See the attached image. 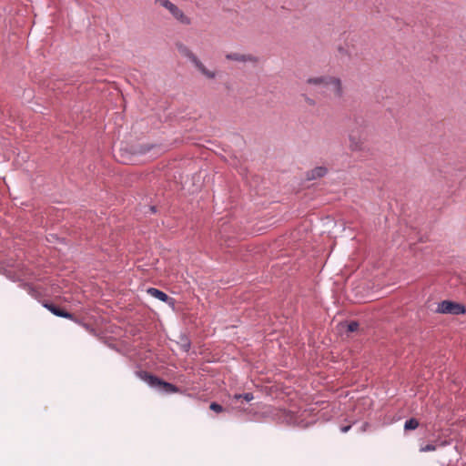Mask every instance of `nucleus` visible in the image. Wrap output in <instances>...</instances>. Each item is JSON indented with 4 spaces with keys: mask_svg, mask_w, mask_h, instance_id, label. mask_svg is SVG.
Instances as JSON below:
<instances>
[{
    "mask_svg": "<svg viewBox=\"0 0 466 466\" xmlns=\"http://www.w3.org/2000/svg\"><path fill=\"white\" fill-rule=\"evenodd\" d=\"M176 46L178 53L187 57L204 76L208 79H214L216 77V72L208 69L189 47L182 43H177Z\"/></svg>",
    "mask_w": 466,
    "mask_h": 466,
    "instance_id": "nucleus-1",
    "label": "nucleus"
},
{
    "mask_svg": "<svg viewBox=\"0 0 466 466\" xmlns=\"http://www.w3.org/2000/svg\"><path fill=\"white\" fill-rule=\"evenodd\" d=\"M160 6L167 9L172 16L184 25H191V18L187 16L177 5L169 0H156Z\"/></svg>",
    "mask_w": 466,
    "mask_h": 466,
    "instance_id": "nucleus-2",
    "label": "nucleus"
},
{
    "mask_svg": "<svg viewBox=\"0 0 466 466\" xmlns=\"http://www.w3.org/2000/svg\"><path fill=\"white\" fill-rule=\"evenodd\" d=\"M137 375L141 380L146 381L151 387H161L166 392L170 393L177 391V389L175 385L166 382L147 371H139L137 372Z\"/></svg>",
    "mask_w": 466,
    "mask_h": 466,
    "instance_id": "nucleus-3",
    "label": "nucleus"
},
{
    "mask_svg": "<svg viewBox=\"0 0 466 466\" xmlns=\"http://www.w3.org/2000/svg\"><path fill=\"white\" fill-rule=\"evenodd\" d=\"M436 312L441 314L461 315L466 312V308L464 305L458 302L443 300L438 304Z\"/></svg>",
    "mask_w": 466,
    "mask_h": 466,
    "instance_id": "nucleus-4",
    "label": "nucleus"
},
{
    "mask_svg": "<svg viewBox=\"0 0 466 466\" xmlns=\"http://www.w3.org/2000/svg\"><path fill=\"white\" fill-rule=\"evenodd\" d=\"M325 88L329 90L335 96L341 97L343 95L342 82L340 78L329 76Z\"/></svg>",
    "mask_w": 466,
    "mask_h": 466,
    "instance_id": "nucleus-5",
    "label": "nucleus"
},
{
    "mask_svg": "<svg viewBox=\"0 0 466 466\" xmlns=\"http://www.w3.org/2000/svg\"><path fill=\"white\" fill-rule=\"evenodd\" d=\"M226 58L231 61H237L241 63H252L257 64L258 58L251 54H241V53H228L226 55Z\"/></svg>",
    "mask_w": 466,
    "mask_h": 466,
    "instance_id": "nucleus-6",
    "label": "nucleus"
},
{
    "mask_svg": "<svg viewBox=\"0 0 466 466\" xmlns=\"http://www.w3.org/2000/svg\"><path fill=\"white\" fill-rule=\"evenodd\" d=\"M44 306H45V308H46L49 311H51L54 315H56L57 317L68 319L71 320L76 319L73 314L58 308L57 306H56L54 304L46 303Z\"/></svg>",
    "mask_w": 466,
    "mask_h": 466,
    "instance_id": "nucleus-7",
    "label": "nucleus"
},
{
    "mask_svg": "<svg viewBox=\"0 0 466 466\" xmlns=\"http://www.w3.org/2000/svg\"><path fill=\"white\" fill-rule=\"evenodd\" d=\"M349 147L351 151H361L364 148V141L360 137L351 133L350 135Z\"/></svg>",
    "mask_w": 466,
    "mask_h": 466,
    "instance_id": "nucleus-8",
    "label": "nucleus"
},
{
    "mask_svg": "<svg viewBox=\"0 0 466 466\" xmlns=\"http://www.w3.org/2000/svg\"><path fill=\"white\" fill-rule=\"evenodd\" d=\"M327 173H328V168L326 167H323V166L316 167L307 173V178L309 180L320 178V177H323Z\"/></svg>",
    "mask_w": 466,
    "mask_h": 466,
    "instance_id": "nucleus-9",
    "label": "nucleus"
},
{
    "mask_svg": "<svg viewBox=\"0 0 466 466\" xmlns=\"http://www.w3.org/2000/svg\"><path fill=\"white\" fill-rule=\"evenodd\" d=\"M147 293L152 296L155 299H157L161 301L167 302L168 300H172L171 298H169L165 292L155 289V288H149L147 289Z\"/></svg>",
    "mask_w": 466,
    "mask_h": 466,
    "instance_id": "nucleus-10",
    "label": "nucleus"
},
{
    "mask_svg": "<svg viewBox=\"0 0 466 466\" xmlns=\"http://www.w3.org/2000/svg\"><path fill=\"white\" fill-rule=\"evenodd\" d=\"M329 76H317V77H310V78H309L307 80V83L309 85H315V86H319L325 87L326 85L328 84Z\"/></svg>",
    "mask_w": 466,
    "mask_h": 466,
    "instance_id": "nucleus-11",
    "label": "nucleus"
},
{
    "mask_svg": "<svg viewBox=\"0 0 466 466\" xmlns=\"http://www.w3.org/2000/svg\"><path fill=\"white\" fill-rule=\"evenodd\" d=\"M419 427V421L414 419V418H411L408 420L405 421L404 423V430L405 431H411V430H415Z\"/></svg>",
    "mask_w": 466,
    "mask_h": 466,
    "instance_id": "nucleus-12",
    "label": "nucleus"
},
{
    "mask_svg": "<svg viewBox=\"0 0 466 466\" xmlns=\"http://www.w3.org/2000/svg\"><path fill=\"white\" fill-rule=\"evenodd\" d=\"M243 398L246 401H250L254 399L252 393H245V394H236L234 395V399L238 400Z\"/></svg>",
    "mask_w": 466,
    "mask_h": 466,
    "instance_id": "nucleus-13",
    "label": "nucleus"
},
{
    "mask_svg": "<svg viewBox=\"0 0 466 466\" xmlns=\"http://www.w3.org/2000/svg\"><path fill=\"white\" fill-rule=\"evenodd\" d=\"M436 451V446L433 444H427L425 446H421L420 448V452H428V451Z\"/></svg>",
    "mask_w": 466,
    "mask_h": 466,
    "instance_id": "nucleus-14",
    "label": "nucleus"
},
{
    "mask_svg": "<svg viewBox=\"0 0 466 466\" xmlns=\"http://www.w3.org/2000/svg\"><path fill=\"white\" fill-rule=\"evenodd\" d=\"M209 408H210V410H212L213 411H215L217 413L223 411V407L220 404L216 403V402H212L210 404Z\"/></svg>",
    "mask_w": 466,
    "mask_h": 466,
    "instance_id": "nucleus-15",
    "label": "nucleus"
},
{
    "mask_svg": "<svg viewBox=\"0 0 466 466\" xmlns=\"http://www.w3.org/2000/svg\"><path fill=\"white\" fill-rule=\"evenodd\" d=\"M359 329V323L356 321H351L348 324V331L354 332Z\"/></svg>",
    "mask_w": 466,
    "mask_h": 466,
    "instance_id": "nucleus-16",
    "label": "nucleus"
},
{
    "mask_svg": "<svg viewBox=\"0 0 466 466\" xmlns=\"http://www.w3.org/2000/svg\"><path fill=\"white\" fill-rule=\"evenodd\" d=\"M350 429V425H349V426H345V427H342V428H341V431H342V432H347Z\"/></svg>",
    "mask_w": 466,
    "mask_h": 466,
    "instance_id": "nucleus-17",
    "label": "nucleus"
},
{
    "mask_svg": "<svg viewBox=\"0 0 466 466\" xmlns=\"http://www.w3.org/2000/svg\"><path fill=\"white\" fill-rule=\"evenodd\" d=\"M307 102H308L309 105H314V101H313L312 99L308 98V99H307Z\"/></svg>",
    "mask_w": 466,
    "mask_h": 466,
    "instance_id": "nucleus-18",
    "label": "nucleus"
},
{
    "mask_svg": "<svg viewBox=\"0 0 466 466\" xmlns=\"http://www.w3.org/2000/svg\"><path fill=\"white\" fill-rule=\"evenodd\" d=\"M339 51L340 53H342L344 50H343V48L339 47Z\"/></svg>",
    "mask_w": 466,
    "mask_h": 466,
    "instance_id": "nucleus-19",
    "label": "nucleus"
}]
</instances>
